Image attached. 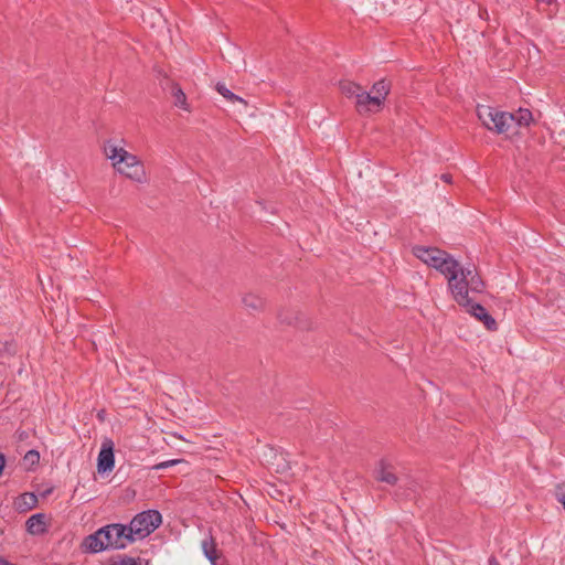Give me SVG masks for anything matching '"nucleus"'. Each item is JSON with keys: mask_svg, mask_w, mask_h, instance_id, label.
Instances as JSON below:
<instances>
[{"mask_svg": "<svg viewBox=\"0 0 565 565\" xmlns=\"http://www.w3.org/2000/svg\"><path fill=\"white\" fill-rule=\"evenodd\" d=\"M242 302L244 307L250 312H258L265 308V299L254 292L244 295Z\"/></svg>", "mask_w": 565, "mask_h": 565, "instance_id": "obj_13", "label": "nucleus"}, {"mask_svg": "<svg viewBox=\"0 0 565 565\" xmlns=\"http://www.w3.org/2000/svg\"><path fill=\"white\" fill-rule=\"evenodd\" d=\"M376 479L391 486L397 482V477L393 472L392 467L386 465L383 460L380 461L379 468L376 469Z\"/></svg>", "mask_w": 565, "mask_h": 565, "instance_id": "obj_15", "label": "nucleus"}, {"mask_svg": "<svg viewBox=\"0 0 565 565\" xmlns=\"http://www.w3.org/2000/svg\"><path fill=\"white\" fill-rule=\"evenodd\" d=\"M162 523L161 513L158 510H147L132 518L128 526V535L134 542L142 540L154 532Z\"/></svg>", "mask_w": 565, "mask_h": 565, "instance_id": "obj_4", "label": "nucleus"}, {"mask_svg": "<svg viewBox=\"0 0 565 565\" xmlns=\"http://www.w3.org/2000/svg\"><path fill=\"white\" fill-rule=\"evenodd\" d=\"M555 497H556V500L563 505V508L565 510V486L564 484L556 486Z\"/></svg>", "mask_w": 565, "mask_h": 565, "instance_id": "obj_24", "label": "nucleus"}, {"mask_svg": "<svg viewBox=\"0 0 565 565\" xmlns=\"http://www.w3.org/2000/svg\"><path fill=\"white\" fill-rule=\"evenodd\" d=\"M108 565H149L148 561L141 557H131L125 554L113 556L108 561Z\"/></svg>", "mask_w": 565, "mask_h": 565, "instance_id": "obj_16", "label": "nucleus"}, {"mask_svg": "<svg viewBox=\"0 0 565 565\" xmlns=\"http://www.w3.org/2000/svg\"><path fill=\"white\" fill-rule=\"evenodd\" d=\"M202 550L206 558L213 564L216 565L217 554H216V544L212 536L202 541Z\"/></svg>", "mask_w": 565, "mask_h": 565, "instance_id": "obj_18", "label": "nucleus"}, {"mask_svg": "<svg viewBox=\"0 0 565 565\" xmlns=\"http://www.w3.org/2000/svg\"><path fill=\"white\" fill-rule=\"evenodd\" d=\"M440 178H441V180H443V181H445V182H447V183H450V182H451V179H452V178H451V175H450V174H448V173H444V174H441V177H440Z\"/></svg>", "mask_w": 565, "mask_h": 565, "instance_id": "obj_28", "label": "nucleus"}, {"mask_svg": "<svg viewBox=\"0 0 565 565\" xmlns=\"http://www.w3.org/2000/svg\"><path fill=\"white\" fill-rule=\"evenodd\" d=\"M462 267L460 264L446 252V256L443 257L440 265L436 270L443 274L448 280V289L451 290L452 287L456 288V280L459 277Z\"/></svg>", "mask_w": 565, "mask_h": 565, "instance_id": "obj_8", "label": "nucleus"}, {"mask_svg": "<svg viewBox=\"0 0 565 565\" xmlns=\"http://www.w3.org/2000/svg\"><path fill=\"white\" fill-rule=\"evenodd\" d=\"M456 288H451L450 292L457 303H469L472 300L469 292L480 294L484 289V282L476 269L462 268L457 278Z\"/></svg>", "mask_w": 565, "mask_h": 565, "instance_id": "obj_2", "label": "nucleus"}, {"mask_svg": "<svg viewBox=\"0 0 565 565\" xmlns=\"http://www.w3.org/2000/svg\"><path fill=\"white\" fill-rule=\"evenodd\" d=\"M108 550H124L134 542L128 535V526L120 523H111L102 527Z\"/></svg>", "mask_w": 565, "mask_h": 565, "instance_id": "obj_5", "label": "nucleus"}, {"mask_svg": "<svg viewBox=\"0 0 565 565\" xmlns=\"http://www.w3.org/2000/svg\"><path fill=\"white\" fill-rule=\"evenodd\" d=\"M39 461H40V454L38 450H34V449L29 450L23 457V462L28 467V469H31L32 467L38 465Z\"/></svg>", "mask_w": 565, "mask_h": 565, "instance_id": "obj_23", "label": "nucleus"}, {"mask_svg": "<svg viewBox=\"0 0 565 565\" xmlns=\"http://www.w3.org/2000/svg\"><path fill=\"white\" fill-rule=\"evenodd\" d=\"M391 85L385 79L382 78L377 82H375L372 86V92L375 94L376 97H379L384 105V100L386 99L387 95L390 94Z\"/></svg>", "mask_w": 565, "mask_h": 565, "instance_id": "obj_19", "label": "nucleus"}, {"mask_svg": "<svg viewBox=\"0 0 565 565\" xmlns=\"http://www.w3.org/2000/svg\"><path fill=\"white\" fill-rule=\"evenodd\" d=\"M180 460H177V459H172V460H167V461H162V462H159L157 463L156 466H153V469L154 470H163V469H167L171 466H174L179 462Z\"/></svg>", "mask_w": 565, "mask_h": 565, "instance_id": "obj_25", "label": "nucleus"}, {"mask_svg": "<svg viewBox=\"0 0 565 565\" xmlns=\"http://www.w3.org/2000/svg\"><path fill=\"white\" fill-rule=\"evenodd\" d=\"M215 89L218 94H221L224 98H226L231 103H239L243 106H247V102L242 98L241 96L234 94L232 90H230L224 83H217L215 86Z\"/></svg>", "mask_w": 565, "mask_h": 565, "instance_id": "obj_17", "label": "nucleus"}, {"mask_svg": "<svg viewBox=\"0 0 565 565\" xmlns=\"http://www.w3.org/2000/svg\"><path fill=\"white\" fill-rule=\"evenodd\" d=\"M513 116V125L519 127L529 126L533 120L532 113L529 109L520 108Z\"/></svg>", "mask_w": 565, "mask_h": 565, "instance_id": "obj_22", "label": "nucleus"}, {"mask_svg": "<svg viewBox=\"0 0 565 565\" xmlns=\"http://www.w3.org/2000/svg\"><path fill=\"white\" fill-rule=\"evenodd\" d=\"M52 491H53V489H49V490H46V491L43 493V497H45V495H47V494L52 493Z\"/></svg>", "mask_w": 565, "mask_h": 565, "instance_id": "obj_30", "label": "nucleus"}, {"mask_svg": "<svg viewBox=\"0 0 565 565\" xmlns=\"http://www.w3.org/2000/svg\"><path fill=\"white\" fill-rule=\"evenodd\" d=\"M4 465H6L4 455L2 452H0V473L2 472V470L4 468Z\"/></svg>", "mask_w": 565, "mask_h": 565, "instance_id": "obj_26", "label": "nucleus"}, {"mask_svg": "<svg viewBox=\"0 0 565 565\" xmlns=\"http://www.w3.org/2000/svg\"><path fill=\"white\" fill-rule=\"evenodd\" d=\"M355 105L360 114L379 111L383 107V104L379 97H376L375 95H371L370 93L363 89L359 94Z\"/></svg>", "mask_w": 565, "mask_h": 565, "instance_id": "obj_11", "label": "nucleus"}, {"mask_svg": "<svg viewBox=\"0 0 565 565\" xmlns=\"http://www.w3.org/2000/svg\"><path fill=\"white\" fill-rule=\"evenodd\" d=\"M104 154L111 161L113 167L120 174L138 183L146 182L145 167L137 156L128 152L113 140H107L104 143Z\"/></svg>", "mask_w": 565, "mask_h": 565, "instance_id": "obj_1", "label": "nucleus"}, {"mask_svg": "<svg viewBox=\"0 0 565 565\" xmlns=\"http://www.w3.org/2000/svg\"><path fill=\"white\" fill-rule=\"evenodd\" d=\"M339 86L343 95L347 97H355V99L362 90L359 84L351 81H341Z\"/></svg>", "mask_w": 565, "mask_h": 565, "instance_id": "obj_20", "label": "nucleus"}, {"mask_svg": "<svg viewBox=\"0 0 565 565\" xmlns=\"http://www.w3.org/2000/svg\"><path fill=\"white\" fill-rule=\"evenodd\" d=\"M460 307H463L468 313L475 317L477 320L481 321L487 330L495 331L498 329V323L495 319L487 311V309L473 300H469V303H458Z\"/></svg>", "mask_w": 565, "mask_h": 565, "instance_id": "obj_7", "label": "nucleus"}, {"mask_svg": "<svg viewBox=\"0 0 565 565\" xmlns=\"http://www.w3.org/2000/svg\"><path fill=\"white\" fill-rule=\"evenodd\" d=\"M38 504V497L33 492H24L14 501V507L20 512H26L34 509Z\"/></svg>", "mask_w": 565, "mask_h": 565, "instance_id": "obj_12", "label": "nucleus"}, {"mask_svg": "<svg viewBox=\"0 0 565 565\" xmlns=\"http://www.w3.org/2000/svg\"><path fill=\"white\" fill-rule=\"evenodd\" d=\"M477 115L488 130L499 135L508 132L513 126L512 113L502 111L491 106L479 105Z\"/></svg>", "mask_w": 565, "mask_h": 565, "instance_id": "obj_3", "label": "nucleus"}, {"mask_svg": "<svg viewBox=\"0 0 565 565\" xmlns=\"http://www.w3.org/2000/svg\"><path fill=\"white\" fill-rule=\"evenodd\" d=\"M412 250L415 257L435 269L438 268L443 257L446 256V252L438 247L416 245Z\"/></svg>", "mask_w": 565, "mask_h": 565, "instance_id": "obj_6", "label": "nucleus"}, {"mask_svg": "<svg viewBox=\"0 0 565 565\" xmlns=\"http://www.w3.org/2000/svg\"><path fill=\"white\" fill-rule=\"evenodd\" d=\"M0 565H15V564H12L9 561H7L6 558L0 556Z\"/></svg>", "mask_w": 565, "mask_h": 565, "instance_id": "obj_29", "label": "nucleus"}, {"mask_svg": "<svg viewBox=\"0 0 565 565\" xmlns=\"http://www.w3.org/2000/svg\"><path fill=\"white\" fill-rule=\"evenodd\" d=\"M25 525L29 533L42 534L46 531L45 515L43 513L33 514L28 519Z\"/></svg>", "mask_w": 565, "mask_h": 565, "instance_id": "obj_14", "label": "nucleus"}, {"mask_svg": "<svg viewBox=\"0 0 565 565\" xmlns=\"http://www.w3.org/2000/svg\"><path fill=\"white\" fill-rule=\"evenodd\" d=\"M172 96L174 97V106L183 110H190L189 104L186 102V96L178 84L172 85Z\"/></svg>", "mask_w": 565, "mask_h": 565, "instance_id": "obj_21", "label": "nucleus"}, {"mask_svg": "<svg viewBox=\"0 0 565 565\" xmlns=\"http://www.w3.org/2000/svg\"><path fill=\"white\" fill-rule=\"evenodd\" d=\"M488 565H500V563L495 556H490L488 559Z\"/></svg>", "mask_w": 565, "mask_h": 565, "instance_id": "obj_27", "label": "nucleus"}, {"mask_svg": "<svg viewBox=\"0 0 565 565\" xmlns=\"http://www.w3.org/2000/svg\"><path fill=\"white\" fill-rule=\"evenodd\" d=\"M82 548L84 552L93 554L108 550L103 529L100 527L95 533L87 535L82 543Z\"/></svg>", "mask_w": 565, "mask_h": 565, "instance_id": "obj_10", "label": "nucleus"}, {"mask_svg": "<svg viewBox=\"0 0 565 565\" xmlns=\"http://www.w3.org/2000/svg\"><path fill=\"white\" fill-rule=\"evenodd\" d=\"M115 467L114 443L111 439L106 438L103 444L97 458V471L105 473L111 471Z\"/></svg>", "mask_w": 565, "mask_h": 565, "instance_id": "obj_9", "label": "nucleus"}, {"mask_svg": "<svg viewBox=\"0 0 565 565\" xmlns=\"http://www.w3.org/2000/svg\"><path fill=\"white\" fill-rule=\"evenodd\" d=\"M98 418L103 419V414L102 413L98 414Z\"/></svg>", "mask_w": 565, "mask_h": 565, "instance_id": "obj_31", "label": "nucleus"}]
</instances>
